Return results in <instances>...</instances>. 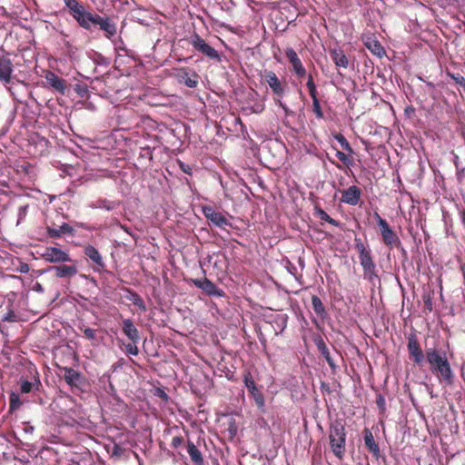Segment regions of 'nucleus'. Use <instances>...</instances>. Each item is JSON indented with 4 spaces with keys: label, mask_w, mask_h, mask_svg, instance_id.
<instances>
[{
    "label": "nucleus",
    "mask_w": 465,
    "mask_h": 465,
    "mask_svg": "<svg viewBox=\"0 0 465 465\" xmlns=\"http://www.w3.org/2000/svg\"><path fill=\"white\" fill-rule=\"evenodd\" d=\"M453 163H454L456 169H459V167H460V158H459L458 155L454 156Z\"/></svg>",
    "instance_id": "3c124183"
},
{
    "label": "nucleus",
    "mask_w": 465,
    "mask_h": 465,
    "mask_svg": "<svg viewBox=\"0 0 465 465\" xmlns=\"http://www.w3.org/2000/svg\"><path fill=\"white\" fill-rule=\"evenodd\" d=\"M331 448L335 456L341 459L345 450V438H330Z\"/></svg>",
    "instance_id": "5701e85b"
},
{
    "label": "nucleus",
    "mask_w": 465,
    "mask_h": 465,
    "mask_svg": "<svg viewBox=\"0 0 465 465\" xmlns=\"http://www.w3.org/2000/svg\"><path fill=\"white\" fill-rule=\"evenodd\" d=\"M407 349L410 359L414 364L420 365L424 360V353L420 345L416 334H410L408 337Z\"/></svg>",
    "instance_id": "1a4fd4ad"
},
{
    "label": "nucleus",
    "mask_w": 465,
    "mask_h": 465,
    "mask_svg": "<svg viewBox=\"0 0 465 465\" xmlns=\"http://www.w3.org/2000/svg\"><path fill=\"white\" fill-rule=\"evenodd\" d=\"M75 91L79 95L84 96L87 93V88L86 86L77 85Z\"/></svg>",
    "instance_id": "8fccbe9b"
},
{
    "label": "nucleus",
    "mask_w": 465,
    "mask_h": 465,
    "mask_svg": "<svg viewBox=\"0 0 465 465\" xmlns=\"http://www.w3.org/2000/svg\"><path fill=\"white\" fill-rule=\"evenodd\" d=\"M64 3L70 15L82 28L91 31L93 26H98L108 39L116 35V24L109 16H102L87 11L84 5L79 0H64Z\"/></svg>",
    "instance_id": "f257e3e1"
},
{
    "label": "nucleus",
    "mask_w": 465,
    "mask_h": 465,
    "mask_svg": "<svg viewBox=\"0 0 465 465\" xmlns=\"http://www.w3.org/2000/svg\"><path fill=\"white\" fill-rule=\"evenodd\" d=\"M318 214L321 220L327 222L330 224H332L334 226H339L340 223L333 218H331L325 211L320 209L318 211Z\"/></svg>",
    "instance_id": "f704fd0d"
},
{
    "label": "nucleus",
    "mask_w": 465,
    "mask_h": 465,
    "mask_svg": "<svg viewBox=\"0 0 465 465\" xmlns=\"http://www.w3.org/2000/svg\"><path fill=\"white\" fill-rule=\"evenodd\" d=\"M45 87H47L60 94H64L67 88V82L50 70L44 71Z\"/></svg>",
    "instance_id": "39448f33"
},
{
    "label": "nucleus",
    "mask_w": 465,
    "mask_h": 465,
    "mask_svg": "<svg viewBox=\"0 0 465 465\" xmlns=\"http://www.w3.org/2000/svg\"><path fill=\"white\" fill-rule=\"evenodd\" d=\"M84 252L85 256L95 264V267L94 268L95 272H101L104 269L105 263L103 257L94 246L91 244L84 246Z\"/></svg>",
    "instance_id": "4468645a"
},
{
    "label": "nucleus",
    "mask_w": 465,
    "mask_h": 465,
    "mask_svg": "<svg viewBox=\"0 0 465 465\" xmlns=\"http://www.w3.org/2000/svg\"><path fill=\"white\" fill-rule=\"evenodd\" d=\"M312 308H313L314 312H316V314L322 315L325 312V309L322 304V302L318 296H316V295L312 296Z\"/></svg>",
    "instance_id": "7c9ffc66"
},
{
    "label": "nucleus",
    "mask_w": 465,
    "mask_h": 465,
    "mask_svg": "<svg viewBox=\"0 0 465 465\" xmlns=\"http://www.w3.org/2000/svg\"><path fill=\"white\" fill-rule=\"evenodd\" d=\"M89 206L92 209H104L106 211H113L119 206V202L111 201L105 198H98L95 201H93Z\"/></svg>",
    "instance_id": "412c9836"
},
{
    "label": "nucleus",
    "mask_w": 465,
    "mask_h": 465,
    "mask_svg": "<svg viewBox=\"0 0 465 465\" xmlns=\"http://www.w3.org/2000/svg\"><path fill=\"white\" fill-rule=\"evenodd\" d=\"M361 189L356 185H351L348 189L341 192V199L342 203H345L350 205H356L359 203L361 199Z\"/></svg>",
    "instance_id": "dca6fc26"
},
{
    "label": "nucleus",
    "mask_w": 465,
    "mask_h": 465,
    "mask_svg": "<svg viewBox=\"0 0 465 465\" xmlns=\"http://www.w3.org/2000/svg\"><path fill=\"white\" fill-rule=\"evenodd\" d=\"M80 379V373L72 368L64 369V381L69 385H75Z\"/></svg>",
    "instance_id": "bb28decb"
},
{
    "label": "nucleus",
    "mask_w": 465,
    "mask_h": 465,
    "mask_svg": "<svg viewBox=\"0 0 465 465\" xmlns=\"http://www.w3.org/2000/svg\"><path fill=\"white\" fill-rule=\"evenodd\" d=\"M433 295H434V293L431 291L425 292L422 294V302L424 303L425 308L429 312H432V310H433Z\"/></svg>",
    "instance_id": "2f4dec72"
},
{
    "label": "nucleus",
    "mask_w": 465,
    "mask_h": 465,
    "mask_svg": "<svg viewBox=\"0 0 465 465\" xmlns=\"http://www.w3.org/2000/svg\"><path fill=\"white\" fill-rule=\"evenodd\" d=\"M197 78H198V75H197V74H194V78H191V77H188V76H187V77L184 79V82H183V83H184V84H185L186 86H188V87H190V88H194V87H196V86H197V84H198V80H197Z\"/></svg>",
    "instance_id": "a19ab883"
},
{
    "label": "nucleus",
    "mask_w": 465,
    "mask_h": 465,
    "mask_svg": "<svg viewBox=\"0 0 465 465\" xmlns=\"http://www.w3.org/2000/svg\"><path fill=\"white\" fill-rule=\"evenodd\" d=\"M355 248L359 252V256L371 252L367 246H365L361 240L358 238L355 239Z\"/></svg>",
    "instance_id": "e433bc0d"
},
{
    "label": "nucleus",
    "mask_w": 465,
    "mask_h": 465,
    "mask_svg": "<svg viewBox=\"0 0 465 465\" xmlns=\"http://www.w3.org/2000/svg\"><path fill=\"white\" fill-rule=\"evenodd\" d=\"M41 387V381L38 378H35L34 381H28L26 380L20 381V391L24 394L29 393L33 391H38Z\"/></svg>",
    "instance_id": "a878e982"
},
{
    "label": "nucleus",
    "mask_w": 465,
    "mask_h": 465,
    "mask_svg": "<svg viewBox=\"0 0 465 465\" xmlns=\"http://www.w3.org/2000/svg\"><path fill=\"white\" fill-rule=\"evenodd\" d=\"M448 75L451 79H453L456 84L460 85L465 92V78L462 75H460V74H451V73H448Z\"/></svg>",
    "instance_id": "58836bf2"
},
{
    "label": "nucleus",
    "mask_w": 465,
    "mask_h": 465,
    "mask_svg": "<svg viewBox=\"0 0 465 465\" xmlns=\"http://www.w3.org/2000/svg\"><path fill=\"white\" fill-rule=\"evenodd\" d=\"M47 233L52 238H58L61 236L59 229L52 228L49 226L47 227Z\"/></svg>",
    "instance_id": "c03bdc74"
},
{
    "label": "nucleus",
    "mask_w": 465,
    "mask_h": 465,
    "mask_svg": "<svg viewBox=\"0 0 465 465\" xmlns=\"http://www.w3.org/2000/svg\"><path fill=\"white\" fill-rule=\"evenodd\" d=\"M319 351H321L322 355L325 358L326 361L330 365L331 368H334V361L330 355V351L326 346V344L323 342V341H321L317 344Z\"/></svg>",
    "instance_id": "c85d7f7f"
},
{
    "label": "nucleus",
    "mask_w": 465,
    "mask_h": 465,
    "mask_svg": "<svg viewBox=\"0 0 465 465\" xmlns=\"http://www.w3.org/2000/svg\"><path fill=\"white\" fill-rule=\"evenodd\" d=\"M365 432H366L365 436H371V433L368 430H365Z\"/></svg>",
    "instance_id": "052dcab7"
},
{
    "label": "nucleus",
    "mask_w": 465,
    "mask_h": 465,
    "mask_svg": "<svg viewBox=\"0 0 465 465\" xmlns=\"http://www.w3.org/2000/svg\"><path fill=\"white\" fill-rule=\"evenodd\" d=\"M425 357L433 374L447 384L452 383L453 372L446 351L436 348H429L425 351Z\"/></svg>",
    "instance_id": "f03ea898"
},
{
    "label": "nucleus",
    "mask_w": 465,
    "mask_h": 465,
    "mask_svg": "<svg viewBox=\"0 0 465 465\" xmlns=\"http://www.w3.org/2000/svg\"><path fill=\"white\" fill-rule=\"evenodd\" d=\"M23 402L17 393L12 391L9 395V411H15L22 406Z\"/></svg>",
    "instance_id": "c756f323"
},
{
    "label": "nucleus",
    "mask_w": 465,
    "mask_h": 465,
    "mask_svg": "<svg viewBox=\"0 0 465 465\" xmlns=\"http://www.w3.org/2000/svg\"><path fill=\"white\" fill-rule=\"evenodd\" d=\"M278 104H279V105H280V106H281V107L285 111V113H288V108H287V106H286L283 103H282V102L279 100V101H278Z\"/></svg>",
    "instance_id": "13d9d810"
},
{
    "label": "nucleus",
    "mask_w": 465,
    "mask_h": 465,
    "mask_svg": "<svg viewBox=\"0 0 465 465\" xmlns=\"http://www.w3.org/2000/svg\"><path fill=\"white\" fill-rule=\"evenodd\" d=\"M334 139L341 144L343 150L347 151L350 153H353L351 144L349 143V142L347 141L343 134H334Z\"/></svg>",
    "instance_id": "473e14b6"
},
{
    "label": "nucleus",
    "mask_w": 465,
    "mask_h": 465,
    "mask_svg": "<svg viewBox=\"0 0 465 465\" xmlns=\"http://www.w3.org/2000/svg\"><path fill=\"white\" fill-rule=\"evenodd\" d=\"M460 137H461V138H462V140H463V143H464V145H465V127H463V128H461V129H460Z\"/></svg>",
    "instance_id": "6e6d98bb"
},
{
    "label": "nucleus",
    "mask_w": 465,
    "mask_h": 465,
    "mask_svg": "<svg viewBox=\"0 0 465 465\" xmlns=\"http://www.w3.org/2000/svg\"><path fill=\"white\" fill-rule=\"evenodd\" d=\"M203 213L211 223L218 227L223 228L230 225L226 217L222 213L215 211L212 206H204Z\"/></svg>",
    "instance_id": "ddd939ff"
},
{
    "label": "nucleus",
    "mask_w": 465,
    "mask_h": 465,
    "mask_svg": "<svg viewBox=\"0 0 465 465\" xmlns=\"http://www.w3.org/2000/svg\"><path fill=\"white\" fill-rule=\"evenodd\" d=\"M59 232L62 234L64 233H69L72 232V227L66 223H64L60 227H59Z\"/></svg>",
    "instance_id": "a18cd8bd"
},
{
    "label": "nucleus",
    "mask_w": 465,
    "mask_h": 465,
    "mask_svg": "<svg viewBox=\"0 0 465 465\" xmlns=\"http://www.w3.org/2000/svg\"><path fill=\"white\" fill-rule=\"evenodd\" d=\"M331 56L334 64L342 68H347L349 66V59L345 55L342 50L341 49H332L330 51Z\"/></svg>",
    "instance_id": "4be33fe9"
},
{
    "label": "nucleus",
    "mask_w": 465,
    "mask_h": 465,
    "mask_svg": "<svg viewBox=\"0 0 465 465\" xmlns=\"http://www.w3.org/2000/svg\"><path fill=\"white\" fill-rule=\"evenodd\" d=\"M376 403H377L378 407H379L381 411H383V410L385 409V403H386V401H385V399H384V397H383V396L379 395V397L377 398Z\"/></svg>",
    "instance_id": "de8ad7c7"
},
{
    "label": "nucleus",
    "mask_w": 465,
    "mask_h": 465,
    "mask_svg": "<svg viewBox=\"0 0 465 465\" xmlns=\"http://www.w3.org/2000/svg\"><path fill=\"white\" fill-rule=\"evenodd\" d=\"M261 78L270 86L274 95L279 98L282 97L286 84L282 82L274 72L264 70L261 73Z\"/></svg>",
    "instance_id": "423d86ee"
},
{
    "label": "nucleus",
    "mask_w": 465,
    "mask_h": 465,
    "mask_svg": "<svg viewBox=\"0 0 465 465\" xmlns=\"http://www.w3.org/2000/svg\"><path fill=\"white\" fill-rule=\"evenodd\" d=\"M75 263L76 262L74 261V264L71 265L62 264L58 266H52L49 268V271H54L57 278H71L76 275L78 272Z\"/></svg>",
    "instance_id": "a211bd4d"
},
{
    "label": "nucleus",
    "mask_w": 465,
    "mask_h": 465,
    "mask_svg": "<svg viewBox=\"0 0 465 465\" xmlns=\"http://www.w3.org/2000/svg\"><path fill=\"white\" fill-rule=\"evenodd\" d=\"M463 173H464V169L463 168L462 169H460V168L457 169V176H458L459 179L462 178Z\"/></svg>",
    "instance_id": "5fc2aeb1"
},
{
    "label": "nucleus",
    "mask_w": 465,
    "mask_h": 465,
    "mask_svg": "<svg viewBox=\"0 0 465 465\" xmlns=\"http://www.w3.org/2000/svg\"><path fill=\"white\" fill-rule=\"evenodd\" d=\"M306 86H307V88L309 90V94H310L311 97L317 96V88H316V85H315V84L313 82V79H312V75H309L308 81L306 83Z\"/></svg>",
    "instance_id": "4c0bfd02"
},
{
    "label": "nucleus",
    "mask_w": 465,
    "mask_h": 465,
    "mask_svg": "<svg viewBox=\"0 0 465 465\" xmlns=\"http://www.w3.org/2000/svg\"><path fill=\"white\" fill-rule=\"evenodd\" d=\"M190 44L194 48L195 51L203 54L204 56L209 59L220 62L221 55L217 50L212 47L209 44L205 42V40L200 36L197 33H194L190 40Z\"/></svg>",
    "instance_id": "20e7f679"
},
{
    "label": "nucleus",
    "mask_w": 465,
    "mask_h": 465,
    "mask_svg": "<svg viewBox=\"0 0 465 465\" xmlns=\"http://www.w3.org/2000/svg\"><path fill=\"white\" fill-rule=\"evenodd\" d=\"M124 335L133 342L137 343L140 340L139 331L131 319H124L122 323Z\"/></svg>",
    "instance_id": "6ab92c4d"
},
{
    "label": "nucleus",
    "mask_w": 465,
    "mask_h": 465,
    "mask_svg": "<svg viewBox=\"0 0 465 465\" xmlns=\"http://www.w3.org/2000/svg\"><path fill=\"white\" fill-rule=\"evenodd\" d=\"M365 446L369 450V451L372 454V456L379 460L381 453L379 444L375 441V438H364Z\"/></svg>",
    "instance_id": "cd10ccee"
},
{
    "label": "nucleus",
    "mask_w": 465,
    "mask_h": 465,
    "mask_svg": "<svg viewBox=\"0 0 465 465\" xmlns=\"http://www.w3.org/2000/svg\"><path fill=\"white\" fill-rule=\"evenodd\" d=\"M122 453H123V449L118 444L114 442L112 454L115 455V456H120Z\"/></svg>",
    "instance_id": "09e8293b"
},
{
    "label": "nucleus",
    "mask_w": 465,
    "mask_h": 465,
    "mask_svg": "<svg viewBox=\"0 0 465 465\" xmlns=\"http://www.w3.org/2000/svg\"><path fill=\"white\" fill-rule=\"evenodd\" d=\"M79 329L83 331L84 337L90 341H94L96 339V331L87 327V326H80Z\"/></svg>",
    "instance_id": "c9c22d12"
},
{
    "label": "nucleus",
    "mask_w": 465,
    "mask_h": 465,
    "mask_svg": "<svg viewBox=\"0 0 465 465\" xmlns=\"http://www.w3.org/2000/svg\"><path fill=\"white\" fill-rule=\"evenodd\" d=\"M193 283L202 291H203L207 295L213 296H222L223 292L217 288V286L211 282L207 278L203 279H193L192 280Z\"/></svg>",
    "instance_id": "2eb2a0df"
},
{
    "label": "nucleus",
    "mask_w": 465,
    "mask_h": 465,
    "mask_svg": "<svg viewBox=\"0 0 465 465\" xmlns=\"http://www.w3.org/2000/svg\"><path fill=\"white\" fill-rule=\"evenodd\" d=\"M277 320H278L279 322H281L282 327H281V329H280V332H282V331L285 329V327H286V324H287V316H286V315H284V314H283V315H279V316L277 317Z\"/></svg>",
    "instance_id": "49530a36"
},
{
    "label": "nucleus",
    "mask_w": 465,
    "mask_h": 465,
    "mask_svg": "<svg viewBox=\"0 0 465 465\" xmlns=\"http://www.w3.org/2000/svg\"><path fill=\"white\" fill-rule=\"evenodd\" d=\"M183 439V438H179V437L173 438V445L176 446V445L180 444Z\"/></svg>",
    "instance_id": "4d7b16f0"
},
{
    "label": "nucleus",
    "mask_w": 465,
    "mask_h": 465,
    "mask_svg": "<svg viewBox=\"0 0 465 465\" xmlns=\"http://www.w3.org/2000/svg\"><path fill=\"white\" fill-rule=\"evenodd\" d=\"M182 170L186 173H190V167L185 165L184 163H181L180 164Z\"/></svg>",
    "instance_id": "603ef678"
},
{
    "label": "nucleus",
    "mask_w": 465,
    "mask_h": 465,
    "mask_svg": "<svg viewBox=\"0 0 465 465\" xmlns=\"http://www.w3.org/2000/svg\"><path fill=\"white\" fill-rule=\"evenodd\" d=\"M336 156L343 164H345L347 166L351 163L349 157L344 153H342L341 151L336 152Z\"/></svg>",
    "instance_id": "37998d69"
},
{
    "label": "nucleus",
    "mask_w": 465,
    "mask_h": 465,
    "mask_svg": "<svg viewBox=\"0 0 465 465\" xmlns=\"http://www.w3.org/2000/svg\"><path fill=\"white\" fill-rule=\"evenodd\" d=\"M124 291L126 292L124 296L126 300L132 302L135 306H137L142 311L146 310L143 300L137 292L128 288H124Z\"/></svg>",
    "instance_id": "b1692460"
},
{
    "label": "nucleus",
    "mask_w": 465,
    "mask_h": 465,
    "mask_svg": "<svg viewBox=\"0 0 465 465\" xmlns=\"http://www.w3.org/2000/svg\"><path fill=\"white\" fill-rule=\"evenodd\" d=\"M312 111L318 119L323 118V112L321 108L320 101L318 96L312 97Z\"/></svg>",
    "instance_id": "72a5a7b5"
},
{
    "label": "nucleus",
    "mask_w": 465,
    "mask_h": 465,
    "mask_svg": "<svg viewBox=\"0 0 465 465\" xmlns=\"http://www.w3.org/2000/svg\"><path fill=\"white\" fill-rule=\"evenodd\" d=\"M359 259L363 269L365 279L370 282H373L374 279L378 278L376 273V265L372 260L371 252L359 256Z\"/></svg>",
    "instance_id": "9b49d317"
},
{
    "label": "nucleus",
    "mask_w": 465,
    "mask_h": 465,
    "mask_svg": "<svg viewBox=\"0 0 465 465\" xmlns=\"http://www.w3.org/2000/svg\"><path fill=\"white\" fill-rule=\"evenodd\" d=\"M13 73L14 64L11 59L6 55L0 56V82L7 88L11 95H14V92L8 84L12 81Z\"/></svg>",
    "instance_id": "0eeeda50"
},
{
    "label": "nucleus",
    "mask_w": 465,
    "mask_h": 465,
    "mask_svg": "<svg viewBox=\"0 0 465 465\" xmlns=\"http://www.w3.org/2000/svg\"><path fill=\"white\" fill-rule=\"evenodd\" d=\"M244 385L247 388L248 391L253 398L255 403L258 407L262 408L264 406V397L263 394L258 390L256 387L255 381L251 374V372L247 371L243 375Z\"/></svg>",
    "instance_id": "9d476101"
},
{
    "label": "nucleus",
    "mask_w": 465,
    "mask_h": 465,
    "mask_svg": "<svg viewBox=\"0 0 465 465\" xmlns=\"http://www.w3.org/2000/svg\"><path fill=\"white\" fill-rule=\"evenodd\" d=\"M42 257L45 261L51 263H60L72 262L69 253L58 247L48 246L45 247Z\"/></svg>",
    "instance_id": "6e6552de"
},
{
    "label": "nucleus",
    "mask_w": 465,
    "mask_h": 465,
    "mask_svg": "<svg viewBox=\"0 0 465 465\" xmlns=\"http://www.w3.org/2000/svg\"><path fill=\"white\" fill-rule=\"evenodd\" d=\"M15 314L14 312V311L12 309H8V312L3 315L2 317V321L3 322H15Z\"/></svg>",
    "instance_id": "79ce46f5"
},
{
    "label": "nucleus",
    "mask_w": 465,
    "mask_h": 465,
    "mask_svg": "<svg viewBox=\"0 0 465 465\" xmlns=\"http://www.w3.org/2000/svg\"><path fill=\"white\" fill-rule=\"evenodd\" d=\"M374 217L379 225L381 235L385 245L390 248L400 247L401 245L398 235L391 230L389 223L378 213H374Z\"/></svg>",
    "instance_id": "7ed1b4c3"
},
{
    "label": "nucleus",
    "mask_w": 465,
    "mask_h": 465,
    "mask_svg": "<svg viewBox=\"0 0 465 465\" xmlns=\"http://www.w3.org/2000/svg\"><path fill=\"white\" fill-rule=\"evenodd\" d=\"M363 44L367 49H369L374 55L382 57L385 54V50L381 43L371 36L363 38Z\"/></svg>",
    "instance_id": "aec40b11"
},
{
    "label": "nucleus",
    "mask_w": 465,
    "mask_h": 465,
    "mask_svg": "<svg viewBox=\"0 0 465 465\" xmlns=\"http://www.w3.org/2000/svg\"><path fill=\"white\" fill-rule=\"evenodd\" d=\"M461 223L465 226V210L461 213Z\"/></svg>",
    "instance_id": "bf43d9fd"
},
{
    "label": "nucleus",
    "mask_w": 465,
    "mask_h": 465,
    "mask_svg": "<svg viewBox=\"0 0 465 465\" xmlns=\"http://www.w3.org/2000/svg\"><path fill=\"white\" fill-rule=\"evenodd\" d=\"M285 55L289 63L292 64L295 74L298 77H303L306 74V70L295 50L292 47H287L285 49Z\"/></svg>",
    "instance_id": "f8f14e48"
},
{
    "label": "nucleus",
    "mask_w": 465,
    "mask_h": 465,
    "mask_svg": "<svg viewBox=\"0 0 465 465\" xmlns=\"http://www.w3.org/2000/svg\"><path fill=\"white\" fill-rule=\"evenodd\" d=\"M237 419H240L239 415H237L236 417L229 414L223 415L222 420V425L224 427V429L222 430V432H227L229 436H236L239 426V420H237Z\"/></svg>",
    "instance_id": "f3484780"
},
{
    "label": "nucleus",
    "mask_w": 465,
    "mask_h": 465,
    "mask_svg": "<svg viewBox=\"0 0 465 465\" xmlns=\"http://www.w3.org/2000/svg\"><path fill=\"white\" fill-rule=\"evenodd\" d=\"M125 351L128 354L135 356V355L138 354L139 350H138V348L136 346V343L132 341V343H128V344L125 345Z\"/></svg>",
    "instance_id": "ea45409f"
},
{
    "label": "nucleus",
    "mask_w": 465,
    "mask_h": 465,
    "mask_svg": "<svg viewBox=\"0 0 465 465\" xmlns=\"http://www.w3.org/2000/svg\"><path fill=\"white\" fill-rule=\"evenodd\" d=\"M460 272L462 273L463 280L465 281V262L460 265Z\"/></svg>",
    "instance_id": "864d4df0"
},
{
    "label": "nucleus",
    "mask_w": 465,
    "mask_h": 465,
    "mask_svg": "<svg viewBox=\"0 0 465 465\" xmlns=\"http://www.w3.org/2000/svg\"><path fill=\"white\" fill-rule=\"evenodd\" d=\"M430 465H433V464H430Z\"/></svg>",
    "instance_id": "680f3d73"
},
{
    "label": "nucleus",
    "mask_w": 465,
    "mask_h": 465,
    "mask_svg": "<svg viewBox=\"0 0 465 465\" xmlns=\"http://www.w3.org/2000/svg\"><path fill=\"white\" fill-rule=\"evenodd\" d=\"M187 452L195 465H203V458L198 448L191 441L187 443Z\"/></svg>",
    "instance_id": "393cba45"
}]
</instances>
